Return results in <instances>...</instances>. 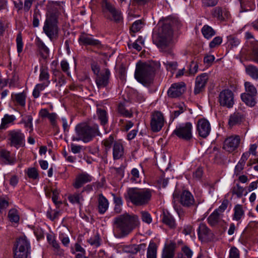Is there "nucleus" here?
I'll use <instances>...</instances> for the list:
<instances>
[{"instance_id": "1", "label": "nucleus", "mask_w": 258, "mask_h": 258, "mask_svg": "<svg viewBox=\"0 0 258 258\" xmlns=\"http://www.w3.org/2000/svg\"><path fill=\"white\" fill-rule=\"evenodd\" d=\"M113 225L116 237L122 238L127 236L138 227L140 221L137 215L124 213L114 218Z\"/></svg>"}, {"instance_id": "2", "label": "nucleus", "mask_w": 258, "mask_h": 258, "mask_svg": "<svg viewBox=\"0 0 258 258\" xmlns=\"http://www.w3.org/2000/svg\"><path fill=\"white\" fill-rule=\"evenodd\" d=\"M173 36V31L170 22L165 20L157 33L153 34V42L162 51H165L170 44Z\"/></svg>"}, {"instance_id": "3", "label": "nucleus", "mask_w": 258, "mask_h": 258, "mask_svg": "<svg viewBox=\"0 0 258 258\" xmlns=\"http://www.w3.org/2000/svg\"><path fill=\"white\" fill-rule=\"evenodd\" d=\"M153 193L154 190L150 188L132 187L127 189L124 197L135 206H143L149 203Z\"/></svg>"}, {"instance_id": "4", "label": "nucleus", "mask_w": 258, "mask_h": 258, "mask_svg": "<svg viewBox=\"0 0 258 258\" xmlns=\"http://www.w3.org/2000/svg\"><path fill=\"white\" fill-rule=\"evenodd\" d=\"M157 62L138 63L135 73L136 79L143 84H149L154 77L155 71L160 68Z\"/></svg>"}, {"instance_id": "5", "label": "nucleus", "mask_w": 258, "mask_h": 258, "mask_svg": "<svg viewBox=\"0 0 258 258\" xmlns=\"http://www.w3.org/2000/svg\"><path fill=\"white\" fill-rule=\"evenodd\" d=\"M75 132L77 136L72 137V141H82L84 143H88L96 136L101 135L98 124L91 126L86 123L77 124L75 127Z\"/></svg>"}, {"instance_id": "6", "label": "nucleus", "mask_w": 258, "mask_h": 258, "mask_svg": "<svg viewBox=\"0 0 258 258\" xmlns=\"http://www.w3.org/2000/svg\"><path fill=\"white\" fill-rule=\"evenodd\" d=\"M58 21L57 18V15L54 14L46 15L43 27V31L51 40L56 39L58 37Z\"/></svg>"}, {"instance_id": "7", "label": "nucleus", "mask_w": 258, "mask_h": 258, "mask_svg": "<svg viewBox=\"0 0 258 258\" xmlns=\"http://www.w3.org/2000/svg\"><path fill=\"white\" fill-rule=\"evenodd\" d=\"M13 251L14 258H28L31 253V246L26 236L16 240Z\"/></svg>"}, {"instance_id": "8", "label": "nucleus", "mask_w": 258, "mask_h": 258, "mask_svg": "<svg viewBox=\"0 0 258 258\" xmlns=\"http://www.w3.org/2000/svg\"><path fill=\"white\" fill-rule=\"evenodd\" d=\"M25 136L21 130L14 129L7 132V144L17 149L24 146Z\"/></svg>"}, {"instance_id": "9", "label": "nucleus", "mask_w": 258, "mask_h": 258, "mask_svg": "<svg viewBox=\"0 0 258 258\" xmlns=\"http://www.w3.org/2000/svg\"><path fill=\"white\" fill-rule=\"evenodd\" d=\"M192 124L187 122L177 126L173 131V134L176 135L180 139L189 141L192 138Z\"/></svg>"}, {"instance_id": "10", "label": "nucleus", "mask_w": 258, "mask_h": 258, "mask_svg": "<svg viewBox=\"0 0 258 258\" xmlns=\"http://www.w3.org/2000/svg\"><path fill=\"white\" fill-rule=\"evenodd\" d=\"M174 200L179 199L180 203L185 207L190 208L195 205V201L194 196L188 190H184L179 194L177 191H175L173 194Z\"/></svg>"}, {"instance_id": "11", "label": "nucleus", "mask_w": 258, "mask_h": 258, "mask_svg": "<svg viewBox=\"0 0 258 258\" xmlns=\"http://www.w3.org/2000/svg\"><path fill=\"white\" fill-rule=\"evenodd\" d=\"M218 100L220 105L228 108H232L234 103V94L230 90H223L219 94Z\"/></svg>"}, {"instance_id": "12", "label": "nucleus", "mask_w": 258, "mask_h": 258, "mask_svg": "<svg viewBox=\"0 0 258 258\" xmlns=\"http://www.w3.org/2000/svg\"><path fill=\"white\" fill-rule=\"evenodd\" d=\"M164 122L163 114L160 111H154L151 117L150 126L152 131L157 133L161 131Z\"/></svg>"}, {"instance_id": "13", "label": "nucleus", "mask_w": 258, "mask_h": 258, "mask_svg": "<svg viewBox=\"0 0 258 258\" xmlns=\"http://www.w3.org/2000/svg\"><path fill=\"white\" fill-rule=\"evenodd\" d=\"M102 7L105 12H108L112 16V18L108 17V19L112 20L117 23L119 22L122 19L121 12L116 9L113 5L108 2L107 1L104 0L103 1Z\"/></svg>"}, {"instance_id": "14", "label": "nucleus", "mask_w": 258, "mask_h": 258, "mask_svg": "<svg viewBox=\"0 0 258 258\" xmlns=\"http://www.w3.org/2000/svg\"><path fill=\"white\" fill-rule=\"evenodd\" d=\"M78 42L80 45H90L98 49H101L103 47L99 40L94 39L90 36V34L85 32L81 33L78 39Z\"/></svg>"}, {"instance_id": "15", "label": "nucleus", "mask_w": 258, "mask_h": 258, "mask_svg": "<svg viewBox=\"0 0 258 258\" xmlns=\"http://www.w3.org/2000/svg\"><path fill=\"white\" fill-rule=\"evenodd\" d=\"M240 138L238 135L231 136L225 139L223 148L228 152H232L238 147Z\"/></svg>"}, {"instance_id": "16", "label": "nucleus", "mask_w": 258, "mask_h": 258, "mask_svg": "<svg viewBox=\"0 0 258 258\" xmlns=\"http://www.w3.org/2000/svg\"><path fill=\"white\" fill-rule=\"evenodd\" d=\"M208 79V75L206 73L202 74L197 77L194 90L195 95H197L204 91Z\"/></svg>"}, {"instance_id": "17", "label": "nucleus", "mask_w": 258, "mask_h": 258, "mask_svg": "<svg viewBox=\"0 0 258 258\" xmlns=\"http://www.w3.org/2000/svg\"><path fill=\"white\" fill-rule=\"evenodd\" d=\"M185 84L183 82L174 83L168 90L167 94L171 98H177L181 96L185 91Z\"/></svg>"}, {"instance_id": "18", "label": "nucleus", "mask_w": 258, "mask_h": 258, "mask_svg": "<svg viewBox=\"0 0 258 258\" xmlns=\"http://www.w3.org/2000/svg\"><path fill=\"white\" fill-rule=\"evenodd\" d=\"M197 128L198 134L202 138H206L211 131V125L207 119L202 118L198 121Z\"/></svg>"}, {"instance_id": "19", "label": "nucleus", "mask_w": 258, "mask_h": 258, "mask_svg": "<svg viewBox=\"0 0 258 258\" xmlns=\"http://www.w3.org/2000/svg\"><path fill=\"white\" fill-rule=\"evenodd\" d=\"M62 2L48 1L47 5L48 13L46 15L54 14L55 15H57V18L58 19L60 12L63 11V7L62 5Z\"/></svg>"}, {"instance_id": "20", "label": "nucleus", "mask_w": 258, "mask_h": 258, "mask_svg": "<svg viewBox=\"0 0 258 258\" xmlns=\"http://www.w3.org/2000/svg\"><path fill=\"white\" fill-rule=\"evenodd\" d=\"M110 75L109 70L106 69L104 72L96 76L95 82L98 88H104L107 86L109 82Z\"/></svg>"}, {"instance_id": "21", "label": "nucleus", "mask_w": 258, "mask_h": 258, "mask_svg": "<svg viewBox=\"0 0 258 258\" xmlns=\"http://www.w3.org/2000/svg\"><path fill=\"white\" fill-rule=\"evenodd\" d=\"M212 233L206 224L201 223L198 229L199 238L202 241H207L212 237Z\"/></svg>"}, {"instance_id": "22", "label": "nucleus", "mask_w": 258, "mask_h": 258, "mask_svg": "<svg viewBox=\"0 0 258 258\" xmlns=\"http://www.w3.org/2000/svg\"><path fill=\"white\" fill-rule=\"evenodd\" d=\"M16 162L15 158L11 155L10 151L6 150L0 151V163L2 164L13 165Z\"/></svg>"}, {"instance_id": "23", "label": "nucleus", "mask_w": 258, "mask_h": 258, "mask_svg": "<svg viewBox=\"0 0 258 258\" xmlns=\"http://www.w3.org/2000/svg\"><path fill=\"white\" fill-rule=\"evenodd\" d=\"M52 81L56 83V86L60 87L66 84V79L65 76L62 73L57 69H54L52 71Z\"/></svg>"}, {"instance_id": "24", "label": "nucleus", "mask_w": 258, "mask_h": 258, "mask_svg": "<svg viewBox=\"0 0 258 258\" xmlns=\"http://www.w3.org/2000/svg\"><path fill=\"white\" fill-rule=\"evenodd\" d=\"M92 180V177L86 173H83L78 175L75 179L73 185L76 188L81 187L84 184L90 182Z\"/></svg>"}, {"instance_id": "25", "label": "nucleus", "mask_w": 258, "mask_h": 258, "mask_svg": "<svg viewBox=\"0 0 258 258\" xmlns=\"http://www.w3.org/2000/svg\"><path fill=\"white\" fill-rule=\"evenodd\" d=\"M35 45L41 57L44 59L47 58L49 55V48L40 38L36 37L35 39Z\"/></svg>"}, {"instance_id": "26", "label": "nucleus", "mask_w": 258, "mask_h": 258, "mask_svg": "<svg viewBox=\"0 0 258 258\" xmlns=\"http://www.w3.org/2000/svg\"><path fill=\"white\" fill-rule=\"evenodd\" d=\"M98 211L99 214H104L108 209L109 202L108 200L102 194L98 195L97 199Z\"/></svg>"}, {"instance_id": "27", "label": "nucleus", "mask_w": 258, "mask_h": 258, "mask_svg": "<svg viewBox=\"0 0 258 258\" xmlns=\"http://www.w3.org/2000/svg\"><path fill=\"white\" fill-rule=\"evenodd\" d=\"M244 119V115L241 112L235 111L231 114L229 118L228 124L232 127L234 125L240 124Z\"/></svg>"}, {"instance_id": "28", "label": "nucleus", "mask_w": 258, "mask_h": 258, "mask_svg": "<svg viewBox=\"0 0 258 258\" xmlns=\"http://www.w3.org/2000/svg\"><path fill=\"white\" fill-rule=\"evenodd\" d=\"M124 154V148L122 144L119 141L114 142L112 146V155L114 160L121 159Z\"/></svg>"}, {"instance_id": "29", "label": "nucleus", "mask_w": 258, "mask_h": 258, "mask_svg": "<svg viewBox=\"0 0 258 258\" xmlns=\"http://www.w3.org/2000/svg\"><path fill=\"white\" fill-rule=\"evenodd\" d=\"M229 15V12L225 8L216 7L213 12V16L220 21H225Z\"/></svg>"}, {"instance_id": "30", "label": "nucleus", "mask_w": 258, "mask_h": 258, "mask_svg": "<svg viewBox=\"0 0 258 258\" xmlns=\"http://www.w3.org/2000/svg\"><path fill=\"white\" fill-rule=\"evenodd\" d=\"M162 221L170 228H175L176 227L175 220L168 212H163Z\"/></svg>"}, {"instance_id": "31", "label": "nucleus", "mask_w": 258, "mask_h": 258, "mask_svg": "<svg viewBox=\"0 0 258 258\" xmlns=\"http://www.w3.org/2000/svg\"><path fill=\"white\" fill-rule=\"evenodd\" d=\"M96 114L101 125L104 126L107 124L108 117L107 111L105 109L98 108L97 109Z\"/></svg>"}, {"instance_id": "32", "label": "nucleus", "mask_w": 258, "mask_h": 258, "mask_svg": "<svg viewBox=\"0 0 258 258\" xmlns=\"http://www.w3.org/2000/svg\"><path fill=\"white\" fill-rule=\"evenodd\" d=\"M255 97V95L244 93L241 94V99L242 101L250 107H253L255 105L256 103Z\"/></svg>"}, {"instance_id": "33", "label": "nucleus", "mask_w": 258, "mask_h": 258, "mask_svg": "<svg viewBox=\"0 0 258 258\" xmlns=\"http://www.w3.org/2000/svg\"><path fill=\"white\" fill-rule=\"evenodd\" d=\"M176 244L173 242L169 243L163 250L162 258H173Z\"/></svg>"}, {"instance_id": "34", "label": "nucleus", "mask_w": 258, "mask_h": 258, "mask_svg": "<svg viewBox=\"0 0 258 258\" xmlns=\"http://www.w3.org/2000/svg\"><path fill=\"white\" fill-rule=\"evenodd\" d=\"M221 221V216L218 210L214 211L208 218V223L212 226H216Z\"/></svg>"}, {"instance_id": "35", "label": "nucleus", "mask_w": 258, "mask_h": 258, "mask_svg": "<svg viewBox=\"0 0 258 258\" xmlns=\"http://www.w3.org/2000/svg\"><path fill=\"white\" fill-rule=\"evenodd\" d=\"M39 81L49 85V74L48 69L46 66H42L40 69Z\"/></svg>"}, {"instance_id": "36", "label": "nucleus", "mask_w": 258, "mask_h": 258, "mask_svg": "<svg viewBox=\"0 0 258 258\" xmlns=\"http://www.w3.org/2000/svg\"><path fill=\"white\" fill-rule=\"evenodd\" d=\"M241 10L240 12L252 10L254 8V0H239Z\"/></svg>"}, {"instance_id": "37", "label": "nucleus", "mask_w": 258, "mask_h": 258, "mask_svg": "<svg viewBox=\"0 0 258 258\" xmlns=\"http://www.w3.org/2000/svg\"><path fill=\"white\" fill-rule=\"evenodd\" d=\"M245 189L242 186H240L239 183H236L233 186L231 189V192L232 195H236L238 198H240L242 196L246 195L248 191H245Z\"/></svg>"}, {"instance_id": "38", "label": "nucleus", "mask_w": 258, "mask_h": 258, "mask_svg": "<svg viewBox=\"0 0 258 258\" xmlns=\"http://www.w3.org/2000/svg\"><path fill=\"white\" fill-rule=\"evenodd\" d=\"M16 119L14 115H9L6 114L2 119V123L0 125V129L5 130L8 127V125L13 123Z\"/></svg>"}, {"instance_id": "39", "label": "nucleus", "mask_w": 258, "mask_h": 258, "mask_svg": "<svg viewBox=\"0 0 258 258\" xmlns=\"http://www.w3.org/2000/svg\"><path fill=\"white\" fill-rule=\"evenodd\" d=\"M146 245L145 243H142L139 245L132 244L125 247V251L133 254H136L141 250H144Z\"/></svg>"}, {"instance_id": "40", "label": "nucleus", "mask_w": 258, "mask_h": 258, "mask_svg": "<svg viewBox=\"0 0 258 258\" xmlns=\"http://www.w3.org/2000/svg\"><path fill=\"white\" fill-rule=\"evenodd\" d=\"M115 138L116 136L114 135L111 134L108 138L102 141V144L105 148L106 152H107L111 149L112 146H113L114 142H117L115 141Z\"/></svg>"}, {"instance_id": "41", "label": "nucleus", "mask_w": 258, "mask_h": 258, "mask_svg": "<svg viewBox=\"0 0 258 258\" xmlns=\"http://www.w3.org/2000/svg\"><path fill=\"white\" fill-rule=\"evenodd\" d=\"M202 33L206 39H210L216 34V31L210 26L205 25L202 29Z\"/></svg>"}, {"instance_id": "42", "label": "nucleus", "mask_w": 258, "mask_h": 258, "mask_svg": "<svg viewBox=\"0 0 258 258\" xmlns=\"http://www.w3.org/2000/svg\"><path fill=\"white\" fill-rule=\"evenodd\" d=\"M117 112L118 116L125 117L131 118L133 116V112L126 109L124 106L121 104H119L117 108Z\"/></svg>"}, {"instance_id": "43", "label": "nucleus", "mask_w": 258, "mask_h": 258, "mask_svg": "<svg viewBox=\"0 0 258 258\" xmlns=\"http://www.w3.org/2000/svg\"><path fill=\"white\" fill-rule=\"evenodd\" d=\"M245 71L247 74L252 79H258V69L256 67L253 65H248L246 67Z\"/></svg>"}, {"instance_id": "44", "label": "nucleus", "mask_w": 258, "mask_h": 258, "mask_svg": "<svg viewBox=\"0 0 258 258\" xmlns=\"http://www.w3.org/2000/svg\"><path fill=\"white\" fill-rule=\"evenodd\" d=\"M112 196L113 197V202L115 204L114 210L116 213H120L122 210V199L119 196H116L114 194H112Z\"/></svg>"}, {"instance_id": "45", "label": "nucleus", "mask_w": 258, "mask_h": 258, "mask_svg": "<svg viewBox=\"0 0 258 258\" xmlns=\"http://www.w3.org/2000/svg\"><path fill=\"white\" fill-rule=\"evenodd\" d=\"M233 219L239 221L244 216V212L241 205H236L234 209Z\"/></svg>"}, {"instance_id": "46", "label": "nucleus", "mask_w": 258, "mask_h": 258, "mask_svg": "<svg viewBox=\"0 0 258 258\" xmlns=\"http://www.w3.org/2000/svg\"><path fill=\"white\" fill-rule=\"evenodd\" d=\"M26 98V94L23 92L16 94L14 95V99L17 104L22 107L25 106Z\"/></svg>"}, {"instance_id": "47", "label": "nucleus", "mask_w": 258, "mask_h": 258, "mask_svg": "<svg viewBox=\"0 0 258 258\" xmlns=\"http://www.w3.org/2000/svg\"><path fill=\"white\" fill-rule=\"evenodd\" d=\"M49 84L42 82L36 85L33 91V96L37 98L40 95V91L43 90Z\"/></svg>"}, {"instance_id": "48", "label": "nucleus", "mask_w": 258, "mask_h": 258, "mask_svg": "<svg viewBox=\"0 0 258 258\" xmlns=\"http://www.w3.org/2000/svg\"><path fill=\"white\" fill-rule=\"evenodd\" d=\"M69 201L72 204H81V202L83 201V197L81 194L75 193L68 197Z\"/></svg>"}, {"instance_id": "49", "label": "nucleus", "mask_w": 258, "mask_h": 258, "mask_svg": "<svg viewBox=\"0 0 258 258\" xmlns=\"http://www.w3.org/2000/svg\"><path fill=\"white\" fill-rule=\"evenodd\" d=\"M245 92L244 93L256 96L257 90L254 86L249 82L244 83Z\"/></svg>"}, {"instance_id": "50", "label": "nucleus", "mask_w": 258, "mask_h": 258, "mask_svg": "<svg viewBox=\"0 0 258 258\" xmlns=\"http://www.w3.org/2000/svg\"><path fill=\"white\" fill-rule=\"evenodd\" d=\"M32 116L30 115L25 116L21 121V122L24 124L25 128H29L30 132L33 131Z\"/></svg>"}, {"instance_id": "51", "label": "nucleus", "mask_w": 258, "mask_h": 258, "mask_svg": "<svg viewBox=\"0 0 258 258\" xmlns=\"http://www.w3.org/2000/svg\"><path fill=\"white\" fill-rule=\"evenodd\" d=\"M157 246L154 243H150L147 250V258H157Z\"/></svg>"}, {"instance_id": "52", "label": "nucleus", "mask_w": 258, "mask_h": 258, "mask_svg": "<svg viewBox=\"0 0 258 258\" xmlns=\"http://www.w3.org/2000/svg\"><path fill=\"white\" fill-rule=\"evenodd\" d=\"M227 42L230 48L237 47L240 43V39L234 35H229L227 37Z\"/></svg>"}, {"instance_id": "53", "label": "nucleus", "mask_w": 258, "mask_h": 258, "mask_svg": "<svg viewBox=\"0 0 258 258\" xmlns=\"http://www.w3.org/2000/svg\"><path fill=\"white\" fill-rule=\"evenodd\" d=\"M8 217L12 222L17 223L19 221L20 217L18 211L15 209H11L8 213Z\"/></svg>"}, {"instance_id": "54", "label": "nucleus", "mask_w": 258, "mask_h": 258, "mask_svg": "<svg viewBox=\"0 0 258 258\" xmlns=\"http://www.w3.org/2000/svg\"><path fill=\"white\" fill-rule=\"evenodd\" d=\"M50 245H51L53 248V251L57 255H61L63 254L64 250L60 248L59 243L56 240L55 241L52 242Z\"/></svg>"}, {"instance_id": "55", "label": "nucleus", "mask_w": 258, "mask_h": 258, "mask_svg": "<svg viewBox=\"0 0 258 258\" xmlns=\"http://www.w3.org/2000/svg\"><path fill=\"white\" fill-rule=\"evenodd\" d=\"M17 49L19 54L21 53L23 51V42L22 41V34L20 32L18 33L16 38Z\"/></svg>"}, {"instance_id": "56", "label": "nucleus", "mask_w": 258, "mask_h": 258, "mask_svg": "<svg viewBox=\"0 0 258 258\" xmlns=\"http://www.w3.org/2000/svg\"><path fill=\"white\" fill-rule=\"evenodd\" d=\"M87 241L91 245L96 247L99 246L100 245V238L98 234L88 239Z\"/></svg>"}, {"instance_id": "57", "label": "nucleus", "mask_w": 258, "mask_h": 258, "mask_svg": "<svg viewBox=\"0 0 258 258\" xmlns=\"http://www.w3.org/2000/svg\"><path fill=\"white\" fill-rule=\"evenodd\" d=\"M141 219L142 221L147 224H150L152 222V218L151 215L146 211L141 212Z\"/></svg>"}, {"instance_id": "58", "label": "nucleus", "mask_w": 258, "mask_h": 258, "mask_svg": "<svg viewBox=\"0 0 258 258\" xmlns=\"http://www.w3.org/2000/svg\"><path fill=\"white\" fill-rule=\"evenodd\" d=\"M139 171L137 168H133L131 171V180L132 182H138L140 181Z\"/></svg>"}, {"instance_id": "59", "label": "nucleus", "mask_w": 258, "mask_h": 258, "mask_svg": "<svg viewBox=\"0 0 258 258\" xmlns=\"http://www.w3.org/2000/svg\"><path fill=\"white\" fill-rule=\"evenodd\" d=\"M143 22L141 20H137L135 21L132 25L131 30L134 32L136 33L139 31L142 28Z\"/></svg>"}, {"instance_id": "60", "label": "nucleus", "mask_w": 258, "mask_h": 258, "mask_svg": "<svg viewBox=\"0 0 258 258\" xmlns=\"http://www.w3.org/2000/svg\"><path fill=\"white\" fill-rule=\"evenodd\" d=\"M163 63L166 67L167 70L170 71L176 70L177 67V63L176 61L166 60Z\"/></svg>"}, {"instance_id": "61", "label": "nucleus", "mask_w": 258, "mask_h": 258, "mask_svg": "<svg viewBox=\"0 0 258 258\" xmlns=\"http://www.w3.org/2000/svg\"><path fill=\"white\" fill-rule=\"evenodd\" d=\"M60 215V212L58 211L52 212L51 210L48 211L46 213V216L51 221H53L57 219Z\"/></svg>"}, {"instance_id": "62", "label": "nucleus", "mask_w": 258, "mask_h": 258, "mask_svg": "<svg viewBox=\"0 0 258 258\" xmlns=\"http://www.w3.org/2000/svg\"><path fill=\"white\" fill-rule=\"evenodd\" d=\"M222 42V38L220 36L215 37L209 43L210 48H214L219 46Z\"/></svg>"}, {"instance_id": "63", "label": "nucleus", "mask_w": 258, "mask_h": 258, "mask_svg": "<svg viewBox=\"0 0 258 258\" xmlns=\"http://www.w3.org/2000/svg\"><path fill=\"white\" fill-rule=\"evenodd\" d=\"M28 176L33 179H36L38 176V173L37 170L35 168H31L28 169Z\"/></svg>"}, {"instance_id": "64", "label": "nucleus", "mask_w": 258, "mask_h": 258, "mask_svg": "<svg viewBox=\"0 0 258 258\" xmlns=\"http://www.w3.org/2000/svg\"><path fill=\"white\" fill-rule=\"evenodd\" d=\"M229 258H239V251L235 247L231 248L229 252Z\"/></svg>"}]
</instances>
